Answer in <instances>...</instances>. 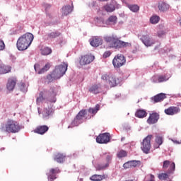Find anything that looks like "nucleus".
Returning <instances> with one entry per match:
<instances>
[{
    "instance_id": "09e8293b",
    "label": "nucleus",
    "mask_w": 181,
    "mask_h": 181,
    "mask_svg": "<svg viewBox=\"0 0 181 181\" xmlns=\"http://www.w3.org/2000/svg\"><path fill=\"white\" fill-rule=\"evenodd\" d=\"M5 49V42H4V40L0 39V50H4Z\"/></svg>"
},
{
    "instance_id": "5701e85b",
    "label": "nucleus",
    "mask_w": 181,
    "mask_h": 181,
    "mask_svg": "<svg viewBox=\"0 0 181 181\" xmlns=\"http://www.w3.org/2000/svg\"><path fill=\"white\" fill-rule=\"evenodd\" d=\"M11 67L8 65L0 64V75L11 73Z\"/></svg>"
},
{
    "instance_id": "a878e982",
    "label": "nucleus",
    "mask_w": 181,
    "mask_h": 181,
    "mask_svg": "<svg viewBox=\"0 0 181 181\" xmlns=\"http://www.w3.org/2000/svg\"><path fill=\"white\" fill-rule=\"evenodd\" d=\"M104 9L106 12H114L115 11V5H114V3L107 4L104 6Z\"/></svg>"
},
{
    "instance_id": "473e14b6",
    "label": "nucleus",
    "mask_w": 181,
    "mask_h": 181,
    "mask_svg": "<svg viewBox=\"0 0 181 181\" xmlns=\"http://www.w3.org/2000/svg\"><path fill=\"white\" fill-rule=\"evenodd\" d=\"M98 111H100V105H96L95 108H89L88 109V112H90V114H93V115H95L96 112H98Z\"/></svg>"
},
{
    "instance_id": "6e6d98bb",
    "label": "nucleus",
    "mask_w": 181,
    "mask_h": 181,
    "mask_svg": "<svg viewBox=\"0 0 181 181\" xmlns=\"http://www.w3.org/2000/svg\"><path fill=\"white\" fill-rule=\"evenodd\" d=\"M45 111H46L45 117H49L50 115V112L47 111V110H46Z\"/></svg>"
},
{
    "instance_id": "cd10ccee",
    "label": "nucleus",
    "mask_w": 181,
    "mask_h": 181,
    "mask_svg": "<svg viewBox=\"0 0 181 181\" xmlns=\"http://www.w3.org/2000/svg\"><path fill=\"white\" fill-rule=\"evenodd\" d=\"M86 115H87L86 110H81L76 115L77 119H78L79 121H83V119H84V117H86Z\"/></svg>"
},
{
    "instance_id": "58836bf2",
    "label": "nucleus",
    "mask_w": 181,
    "mask_h": 181,
    "mask_svg": "<svg viewBox=\"0 0 181 181\" xmlns=\"http://www.w3.org/2000/svg\"><path fill=\"white\" fill-rule=\"evenodd\" d=\"M127 153L124 150H120L117 153V158H125V156H127Z\"/></svg>"
},
{
    "instance_id": "a18cd8bd",
    "label": "nucleus",
    "mask_w": 181,
    "mask_h": 181,
    "mask_svg": "<svg viewBox=\"0 0 181 181\" xmlns=\"http://www.w3.org/2000/svg\"><path fill=\"white\" fill-rule=\"evenodd\" d=\"M175 168H176V165L175 164V163H172L170 165V170L168 171V173H172V172H175Z\"/></svg>"
},
{
    "instance_id": "7c9ffc66",
    "label": "nucleus",
    "mask_w": 181,
    "mask_h": 181,
    "mask_svg": "<svg viewBox=\"0 0 181 181\" xmlns=\"http://www.w3.org/2000/svg\"><path fill=\"white\" fill-rule=\"evenodd\" d=\"M80 124H83V121L79 120V119H77L76 117L71 124V128H73V127H78ZM68 128H70V126H69Z\"/></svg>"
},
{
    "instance_id": "c9c22d12",
    "label": "nucleus",
    "mask_w": 181,
    "mask_h": 181,
    "mask_svg": "<svg viewBox=\"0 0 181 181\" xmlns=\"http://www.w3.org/2000/svg\"><path fill=\"white\" fill-rule=\"evenodd\" d=\"M51 53H52V49H50L49 47H45L42 50V54H43V56H47Z\"/></svg>"
},
{
    "instance_id": "423d86ee",
    "label": "nucleus",
    "mask_w": 181,
    "mask_h": 181,
    "mask_svg": "<svg viewBox=\"0 0 181 181\" xmlns=\"http://www.w3.org/2000/svg\"><path fill=\"white\" fill-rule=\"evenodd\" d=\"M104 40L109 45L110 47H114L115 49H118V45L119 43V40L117 35H107L104 37Z\"/></svg>"
},
{
    "instance_id": "3c124183",
    "label": "nucleus",
    "mask_w": 181,
    "mask_h": 181,
    "mask_svg": "<svg viewBox=\"0 0 181 181\" xmlns=\"http://www.w3.org/2000/svg\"><path fill=\"white\" fill-rule=\"evenodd\" d=\"M157 35H158V37H162L165 35V32L163 30L158 31L157 33Z\"/></svg>"
},
{
    "instance_id": "ddd939ff",
    "label": "nucleus",
    "mask_w": 181,
    "mask_h": 181,
    "mask_svg": "<svg viewBox=\"0 0 181 181\" xmlns=\"http://www.w3.org/2000/svg\"><path fill=\"white\" fill-rule=\"evenodd\" d=\"M159 114L157 112L151 113L147 119V124H148V125H153V124H156V122L159 121Z\"/></svg>"
},
{
    "instance_id": "8fccbe9b",
    "label": "nucleus",
    "mask_w": 181,
    "mask_h": 181,
    "mask_svg": "<svg viewBox=\"0 0 181 181\" xmlns=\"http://www.w3.org/2000/svg\"><path fill=\"white\" fill-rule=\"evenodd\" d=\"M111 56V52L110 51H106L104 54H103V57L104 59H107V57H110Z\"/></svg>"
},
{
    "instance_id": "4c0bfd02",
    "label": "nucleus",
    "mask_w": 181,
    "mask_h": 181,
    "mask_svg": "<svg viewBox=\"0 0 181 181\" xmlns=\"http://www.w3.org/2000/svg\"><path fill=\"white\" fill-rule=\"evenodd\" d=\"M159 16H153L150 18L151 23H153V25L158 23L159 22Z\"/></svg>"
},
{
    "instance_id": "0eeeda50",
    "label": "nucleus",
    "mask_w": 181,
    "mask_h": 181,
    "mask_svg": "<svg viewBox=\"0 0 181 181\" xmlns=\"http://www.w3.org/2000/svg\"><path fill=\"white\" fill-rule=\"evenodd\" d=\"M102 80L108 83L110 87H115L118 83L117 82V77L112 74H105L101 76Z\"/></svg>"
},
{
    "instance_id": "c85d7f7f",
    "label": "nucleus",
    "mask_w": 181,
    "mask_h": 181,
    "mask_svg": "<svg viewBox=\"0 0 181 181\" xmlns=\"http://www.w3.org/2000/svg\"><path fill=\"white\" fill-rule=\"evenodd\" d=\"M131 46H132V44H131V42H125L119 40L117 49H121V47H131Z\"/></svg>"
},
{
    "instance_id": "c756f323",
    "label": "nucleus",
    "mask_w": 181,
    "mask_h": 181,
    "mask_svg": "<svg viewBox=\"0 0 181 181\" xmlns=\"http://www.w3.org/2000/svg\"><path fill=\"white\" fill-rule=\"evenodd\" d=\"M45 93H47L49 98H53V97H56L57 95L56 89L53 87H51L48 92L47 90H45Z\"/></svg>"
},
{
    "instance_id": "5fc2aeb1",
    "label": "nucleus",
    "mask_w": 181,
    "mask_h": 181,
    "mask_svg": "<svg viewBox=\"0 0 181 181\" xmlns=\"http://www.w3.org/2000/svg\"><path fill=\"white\" fill-rule=\"evenodd\" d=\"M25 83H22L21 84V86H20V88L22 90V88H25Z\"/></svg>"
},
{
    "instance_id": "7ed1b4c3",
    "label": "nucleus",
    "mask_w": 181,
    "mask_h": 181,
    "mask_svg": "<svg viewBox=\"0 0 181 181\" xmlns=\"http://www.w3.org/2000/svg\"><path fill=\"white\" fill-rule=\"evenodd\" d=\"M1 131L8 134H16L21 131V124L15 120L8 119L6 124H2Z\"/></svg>"
},
{
    "instance_id": "13d9d810",
    "label": "nucleus",
    "mask_w": 181,
    "mask_h": 181,
    "mask_svg": "<svg viewBox=\"0 0 181 181\" xmlns=\"http://www.w3.org/2000/svg\"><path fill=\"white\" fill-rule=\"evenodd\" d=\"M95 2H93V6H95Z\"/></svg>"
},
{
    "instance_id": "aec40b11",
    "label": "nucleus",
    "mask_w": 181,
    "mask_h": 181,
    "mask_svg": "<svg viewBox=\"0 0 181 181\" xmlns=\"http://www.w3.org/2000/svg\"><path fill=\"white\" fill-rule=\"evenodd\" d=\"M89 91L92 94H100V93H103V88L100 84H94L89 88Z\"/></svg>"
},
{
    "instance_id": "4468645a",
    "label": "nucleus",
    "mask_w": 181,
    "mask_h": 181,
    "mask_svg": "<svg viewBox=\"0 0 181 181\" xmlns=\"http://www.w3.org/2000/svg\"><path fill=\"white\" fill-rule=\"evenodd\" d=\"M16 83H18V80L16 77L8 78L6 84L7 90H8V91H13V90L15 88V86H16Z\"/></svg>"
},
{
    "instance_id": "2eb2a0df",
    "label": "nucleus",
    "mask_w": 181,
    "mask_h": 181,
    "mask_svg": "<svg viewBox=\"0 0 181 181\" xmlns=\"http://www.w3.org/2000/svg\"><path fill=\"white\" fill-rule=\"evenodd\" d=\"M166 115H175L178 112H180V108L175 106H171L164 110Z\"/></svg>"
},
{
    "instance_id": "39448f33",
    "label": "nucleus",
    "mask_w": 181,
    "mask_h": 181,
    "mask_svg": "<svg viewBox=\"0 0 181 181\" xmlns=\"http://www.w3.org/2000/svg\"><path fill=\"white\" fill-rule=\"evenodd\" d=\"M153 138L152 134L148 135L141 143V149L144 153L148 154L151 152V139Z\"/></svg>"
},
{
    "instance_id": "1a4fd4ad",
    "label": "nucleus",
    "mask_w": 181,
    "mask_h": 181,
    "mask_svg": "<svg viewBox=\"0 0 181 181\" xmlns=\"http://www.w3.org/2000/svg\"><path fill=\"white\" fill-rule=\"evenodd\" d=\"M140 40L146 47H151V46H153V45H155V40H153L148 34L143 35L140 37Z\"/></svg>"
},
{
    "instance_id": "bb28decb",
    "label": "nucleus",
    "mask_w": 181,
    "mask_h": 181,
    "mask_svg": "<svg viewBox=\"0 0 181 181\" xmlns=\"http://www.w3.org/2000/svg\"><path fill=\"white\" fill-rule=\"evenodd\" d=\"M103 179H105V175H97V174H95L91 177H90V180H92V181H101Z\"/></svg>"
},
{
    "instance_id": "dca6fc26",
    "label": "nucleus",
    "mask_w": 181,
    "mask_h": 181,
    "mask_svg": "<svg viewBox=\"0 0 181 181\" xmlns=\"http://www.w3.org/2000/svg\"><path fill=\"white\" fill-rule=\"evenodd\" d=\"M73 9H74V6L73 5V1H71V6H65L62 8V16H67L69 13L73 12Z\"/></svg>"
},
{
    "instance_id": "72a5a7b5",
    "label": "nucleus",
    "mask_w": 181,
    "mask_h": 181,
    "mask_svg": "<svg viewBox=\"0 0 181 181\" xmlns=\"http://www.w3.org/2000/svg\"><path fill=\"white\" fill-rule=\"evenodd\" d=\"M169 77L165 75H160L158 78V83H163V81H168Z\"/></svg>"
},
{
    "instance_id": "b1692460",
    "label": "nucleus",
    "mask_w": 181,
    "mask_h": 181,
    "mask_svg": "<svg viewBox=\"0 0 181 181\" xmlns=\"http://www.w3.org/2000/svg\"><path fill=\"white\" fill-rule=\"evenodd\" d=\"M148 115V112H146V110L139 109L135 112V117L136 118H145Z\"/></svg>"
},
{
    "instance_id": "f704fd0d",
    "label": "nucleus",
    "mask_w": 181,
    "mask_h": 181,
    "mask_svg": "<svg viewBox=\"0 0 181 181\" xmlns=\"http://www.w3.org/2000/svg\"><path fill=\"white\" fill-rule=\"evenodd\" d=\"M47 176L49 181H53L55 180V179H57V177L54 173H51L50 170L47 173Z\"/></svg>"
},
{
    "instance_id": "2f4dec72",
    "label": "nucleus",
    "mask_w": 181,
    "mask_h": 181,
    "mask_svg": "<svg viewBox=\"0 0 181 181\" xmlns=\"http://www.w3.org/2000/svg\"><path fill=\"white\" fill-rule=\"evenodd\" d=\"M127 7L129 9H130V11H132V12L136 13L139 11V6L137 4H129Z\"/></svg>"
},
{
    "instance_id": "412c9836",
    "label": "nucleus",
    "mask_w": 181,
    "mask_h": 181,
    "mask_svg": "<svg viewBox=\"0 0 181 181\" xmlns=\"http://www.w3.org/2000/svg\"><path fill=\"white\" fill-rule=\"evenodd\" d=\"M158 8L160 12H166L167 11H169L170 6L166 2L160 1L158 4Z\"/></svg>"
},
{
    "instance_id": "6e6552de",
    "label": "nucleus",
    "mask_w": 181,
    "mask_h": 181,
    "mask_svg": "<svg viewBox=\"0 0 181 181\" xmlns=\"http://www.w3.org/2000/svg\"><path fill=\"white\" fill-rule=\"evenodd\" d=\"M125 62H127L125 57L121 54H118L114 57L112 64L115 69H119V67H122L125 64Z\"/></svg>"
},
{
    "instance_id": "49530a36",
    "label": "nucleus",
    "mask_w": 181,
    "mask_h": 181,
    "mask_svg": "<svg viewBox=\"0 0 181 181\" xmlns=\"http://www.w3.org/2000/svg\"><path fill=\"white\" fill-rule=\"evenodd\" d=\"M123 168H124V169H129V168H132L131 161H128V162L125 163L123 165Z\"/></svg>"
},
{
    "instance_id": "9b49d317",
    "label": "nucleus",
    "mask_w": 181,
    "mask_h": 181,
    "mask_svg": "<svg viewBox=\"0 0 181 181\" xmlns=\"http://www.w3.org/2000/svg\"><path fill=\"white\" fill-rule=\"evenodd\" d=\"M52 67V65L50 63H47L45 66L40 69V65L39 64H36L34 65V69L37 73V74H43V73H46V71H48V70Z\"/></svg>"
},
{
    "instance_id": "a211bd4d",
    "label": "nucleus",
    "mask_w": 181,
    "mask_h": 181,
    "mask_svg": "<svg viewBox=\"0 0 181 181\" xmlns=\"http://www.w3.org/2000/svg\"><path fill=\"white\" fill-rule=\"evenodd\" d=\"M54 160L57 162V163H64L66 162V154L63 153H57L54 156Z\"/></svg>"
},
{
    "instance_id": "f257e3e1",
    "label": "nucleus",
    "mask_w": 181,
    "mask_h": 181,
    "mask_svg": "<svg viewBox=\"0 0 181 181\" xmlns=\"http://www.w3.org/2000/svg\"><path fill=\"white\" fill-rule=\"evenodd\" d=\"M69 67V64L63 62L62 64L55 66L51 74H48L47 78L49 83L54 81V80H59L62 78L67 71V68Z\"/></svg>"
},
{
    "instance_id": "f03ea898",
    "label": "nucleus",
    "mask_w": 181,
    "mask_h": 181,
    "mask_svg": "<svg viewBox=\"0 0 181 181\" xmlns=\"http://www.w3.org/2000/svg\"><path fill=\"white\" fill-rule=\"evenodd\" d=\"M35 36L30 33H26L25 34L21 36L16 43V47L18 50L20 52H23V50H27L29 47L32 45Z\"/></svg>"
},
{
    "instance_id": "6ab92c4d",
    "label": "nucleus",
    "mask_w": 181,
    "mask_h": 181,
    "mask_svg": "<svg viewBox=\"0 0 181 181\" xmlns=\"http://www.w3.org/2000/svg\"><path fill=\"white\" fill-rule=\"evenodd\" d=\"M49 131V127L46 125L38 126L34 129L35 134H39L40 135H45L46 132Z\"/></svg>"
},
{
    "instance_id": "603ef678",
    "label": "nucleus",
    "mask_w": 181,
    "mask_h": 181,
    "mask_svg": "<svg viewBox=\"0 0 181 181\" xmlns=\"http://www.w3.org/2000/svg\"><path fill=\"white\" fill-rule=\"evenodd\" d=\"M173 142L174 143V144H181V140L179 141H177V140H173Z\"/></svg>"
},
{
    "instance_id": "f3484780",
    "label": "nucleus",
    "mask_w": 181,
    "mask_h": 181,
    "mask_svg": "<svg viewBox=\"0 0 181 181\" xmlns=\"http://www.w3.org/2000/svg\"><path fill=\"white\" fill-rule=\"evenodd\" d=\"M90 43L93 47H98V46H101V45H103V39L98 36H95L90 39Z\"/></svg>"
},
{
    "instance_id": "c03bdc74",
    "label": "nucleus",
    "mask_w": 181,
    "mask_h": 181,
    "mask_svg": "<svg viewBox=\"0 0 181 181\" xmlns=\"http://www.w3.org/2000/svg\"><path fill=\"white\" fill-rule=\"evenodd\" d=\"M43 92L40 93L39 97L37 98V103H42V101H45V98L43 97Z\"/></svg>"
},
{
    "instance_id": "a19ab883",
    "label": "nucleus",
    "mask_w": 181,
    "mask_h": 181,
    "mask_svg": "<svg viewBox=\"0 0 181 181\" xmlns=\"http://www.w3.org/2000/svg\"><path fill=\"white\" fill-rule=\"evenodd\" d=\"M49 171L50 173H53L55 176H57V174L60 173V169L59 168H50Z\"/></svg>"
},
{
    "instance_id": "9d476101",
    "label": "nucleus",
    "mask_w": 181,
    "mask_h": 181,
    "mask_svg": "<svg viewBox=\"0 0 181 181\" xmlns=\"http://www.w3.org/2000/svg\"><path fill=\"white\" fill-rule=\"evenodd\" d=\"M110 141V133L100 134L96 138V142L98 144H108Z\"/></svg>"
},
{
    "instance_id": "de8ad7c7",
    "label": "nucleus",
    "mask_w": 181,
    "mask_h": 181,
    "mask_svg": "<svg viewBox=\"0 0 181 181\" xmlns=\"http://www.w3.org/2000/svg\"><path fill=\"white\" fill-rule=\"evenodd\" d=\"M169 165H170V161L165 160L163 165V169H168V168H169Z\"/></svg>"
},
{
    "instance_id": "4be33fe9",
    "label": "nucleus",
    "mask_w": 181,
    "mask_h": 181,
    "mask_svg": "<svg viewBox=\"0 0 181 181\" xmlns=\"http://www.w3.org/2000/svg\"><path fill=\"white\" fill-rule=\"evenodd\" d=\"M165 98H166V94L165 93H159L156 95L154 97L151 98V100L154 103H160L162 101H163V100H165Z\"/></svg>"
},
{
    "instance_id": "4d7b16f0",
    "label": "nucleus",
    "mask_w": 181,
    "mask_h": 181,
    "mask_svg": "<svg viewBox=\"0 0 181 181\" xmlns=\"http://www.w3.org/2000/svg\"><path fill=\"white\" fill-rule=\"evenodd\" d=\"M121 141H122H122H125V137H122Z\"/></svg>"
},
{
    "instance_id": "393cba45",
    "label": "nucleus",
    "mask_w": 181,
    "mask_h": 181,
    "mask_svg": "<svg viewBox=\"0 0 181 181\" xmlns=\"http://www.w3.org/2000/svg\"><path fill=\"white\" fill-rule=\"evenodd\" d=\"M59 36H60V33L55 31L45 35L44 38L45 40H49V39H55V37H59Z\"/></svg>"
},
{
    "instance_id": "20e7f679",
    "label": "nucleus",
    "mask_w": 181,
    "mask_h": 181,
    "mask_svg": "<svg viewBox=\"0 0 181 181\" xmlns=\"http://www.w3.org/2000/svg\"><path fill=\"white\" fill-rule=\"evenodd\" d=\"M102 158H105V163L103 164H98L96 165V170H105L111 163V160H112V155H111L110 153H105L102 156Z\"/></svg>"
},
{
    "instance_id": "e433bc0d",
    "label": "nucleus",
    "mask_w": 181,
    "mask_h": 181,
    "mask_svg": "<svg viewBox=\"0 0 181 181\" xmlns=\"http://www.w3.org/2000/svg\"><path fill=\"white\" fill-rule=\"evenodd\" d=\"M132 168H139L141 166L140 160H131Z\"/></svg>"
},
{
    "instance_id": "864d4df0",
    "label": "nucleus",
    "mask_w": 181,
    "mask_h": 181,
    "mask_svg": "<svg viewBox=\"0 0 181 181\" xmlns=\"http://www.w3.org/2000/svg\"><path fill=\"white\" fill-rule=\"evenodd\" d=\"M160 146V145L158 144V143L155 144L153 145L154 149H158V148H159Z\"/></svg>"
},
{
    "instance_id": "ea45409f",
    "label": "nucleus",
    "mask_w": 181,
    "mask_h": 181,
    "mask_svg": "<svg viewBox=\"0 0 181 181\" xmlns=\"http://www.w3.org/2000/svg\"><path fill=\"white\" fill-rule=\"evenodd\" d=\"M158 177L160 180H166L169 177V175L166 173L158 174Z\"/></svg>"
},
{
    "instance_id": "f8f14e48",
    "label": "nucleus",
    "mask_w": 181,
    "mask_h": 181,
    "mask_svg": "<svg viewBox=\"0 0 181 181\" xmlns=\"http://www.w3.org/2000/svg\"><path fill=\"white\" fill-rule=\"evenodd\" d=\"M93 60H94V56L93 55H84L82 56L79 63L81 64V66H86L87 64H90V63H91V62H93Z\"/></svg>"
},
{
    "instance_id": "79ce46f5",
    "label": "nucleus",
    "mask_w": 181,
    "mask_h": 181,
    "mask_svg": "<svg viewBox=\"0 0 181 181\" xmlns=\"http://www.w3.org/2000/svg\"><path fill=\"white\" fill-rule=\"evenodd\" d=\"M117 16H112L110 17H109L108 18V21L111 22V23H113L114 25H115V23H117Z\"/></svg>"
},
{
    "instance_id": "37998d69",
    "label": "nucleus",
    "mask_w": 181,
    "mask_h": 181,
    "mask_svg": "<svg viewBox=\"0 0 181 181\" xmlns=\"http://www.w3.org/2000/svg\"><path fill=\"white\" fill-rule=\"evenodd\" d=\"M156 144H157L158 145H162V144H163V139L161 136H156Z\"/></svg>"
}]
</instances>
